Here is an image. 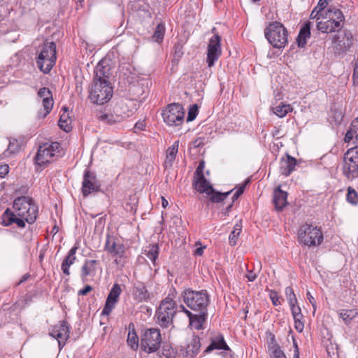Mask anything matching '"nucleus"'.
<instances>
[{"instance_id": "680f3d73", "label": "nucleus", "mask_w": 358, "mask_h": 358, "mask_svg": "<svg viewBox=\"0 0 358 358\" xmlns=\"http://www.w3.org/2000/svg\"><path fill=\"white\" fill-rule=\"evenodd\" d=\"M287 299L289 301V304L291 308L296 306V304L297 303V299L296 298V296L292 298H288Z\"/></svg>"}, {"instance_id": "39448f33", "label": "nucleus", "mask_w": 358, "mask_h": 358, "mask_svg": "<svg viewBox=\"0 0 358 358\" xmlns=\"http://www.w3.org/2000/svg\"><path fill=\"white\" fill-rule=\"evenodd\" d=\"M113 96V87L109 82L93 80L90 89V99L96 104L107 103Z\"/></svg>"}, {"instance_id": "a18cd8bd", "label": "nucleus", "mask_w": 358, "mask_h": 358, "mask_svg": "<svg viewBox=\"0 0 358 358\" xmlns=\"http://www.w3.org/2000/svg\"><path fill=\"white\" fill-rule=\"evenodd\" d=\"M197 113H198V106H197V105L194 104L189 108V110L188 111L187 121V122L193 121L196 118V117L197 115Z\"/></svg>"}, {"instance_id": "2f4dec72", "label": "nucleus", "mask_w": 358, "mask_h": 358, "mask_svg": "<svg viewBox=\"0 0 358 358\" xmlns=\"http://www.w3.org/2000/svg\"><path fill=\"white\" fill-rule=\"evenodd\" d=\"M215 349L229 350V347L226 344L222 336H217L212 340L211 343L206 348L205 352H210Z\"/></svg>"}, {"instance_id": "f03ea898", "label": "nucleus", "mask_w": 358, "mask_h": 358, "mask_svg": "<svg viewBox=\"0 0 358 358\" xmlns=\"http://www.w3.org/2000/svg\"><path fill=\"white\" fill-rule=\"evenodd\" d=\"M264 35L269 43L275 48H283L288 43L287 30L280 22L269 23L264 29Z\"/></svg>"}, {"instance_id": "72a5a7b5", "label": "nucleus", "mask_w": 358, "mask_h": 358, "mask_svg": "<svg viewBox=\"0 0 358 358\" xmlns=\"http://www.w3.org/2000/svg\"><path fill=\"white\" fill-rule=\"evenodd\" d=\"M272 110L278 117L282 118L292 110V107L290 104L280 103L278 106L273 107Z\"/></svg>"}, {"instance_id": "f8f14e48", "label": "nucleus", "mask_w": 358, "mask_h": 358, "mask_svg": "<svg viewBox=\"0 0 358 358\" xmlns=\"http://www.w3.org/2000/svg\"><path fill=\"white\" fill-rule=\"evenodd\" d=\"M59 144L53 142L50 144L45 143L41 145L35 157L36 163L39 166H44L51 162L52 158L59 152Z\"/></svg>"}, {"instance_id": "473e14b6", "label": "nucleus", "mask_w": 358, "mask_h": 358, "mask_svg": "<svg viewBox=\"0 0 358 358\" xmlns=\"http://www.w3.org/2000/svg\"><path fill=\"white\" fill-rule=\"evenodd\" d=\"M96 260H86L81 268V278L83 280H85L86 278L95 271Z\"/></svg>"}, {"instance_id": "5fc2aeb1", "label": "nucleus", "mask_w": 358, "mask_h": 358, "mask_svg": "<svg viewBox=\"0 0 358 358\" xmlns=\"http://www.w3.org/2000/svg\"><path fill=\"white\" fill-rule=\"evenodd\" d=\"M245 277L250 282H253L257 278V273L253 272L252 271H248Z\"/></svg>"}, {"instance_id": "6ab92c4d", "label": "nucleus", "mask_w": 358, "mask_h": 358, "mask_svg": "<svg viewBox=\"0 0 358 358\" xmlns=\"http://www.w3.org/2000/svg\"><path fill=\"white\" fill-rule=\"evenodd\" d=\"M104 250L113 257L122 258L125 255V247L123 244L117 243L109 237L106 239Z\"/></svg>"}, {"instance_id": "e2e57ef3", "label": "nucleus", "mask_w": 358, "mask_h": 358, "mask_svg": "<svg viewBox=\"0 0 358 358\" xmlns=\"http://www.w3.org/2000/svg\"><path fill=\"white\" fill-rule=\"evenodd\" d=\"M353 80L354 83H355L356 81H358V66H354Z\"/></svg>"}, {"instance_id": "79ce46f5", "label": "nucleus", "mask_w": 358, "mask_h": 358, "mask_svg": "<svg viewBox=\"0 0 358 358\" xmlns=\"http://www.w3.org/2000/svg\"><path fill=\"white\" fill-rule=\"evenodd\" d=\"M270 350L271 358H287L284 352L280 349V346L277 344L273 345L270 348Z\"/></svg>"}, {"instance_id": "052dcab7", "label": "nucleus", "mask_w": 358, "mask_h": 358, "mask_svg": "<svg viewBox=\"0 0 358 358\" xmlns=\"http://www.w3.org/2000/svg\"><path fill=\"white\" fill-rule=\"evenodd\" d=\"M245 185H246V183L242 185L241 187H239L238 188V189L234 193V194H236V197H239L243 194V192L245 189Z\"/></svg>"}, {"instance_id": "37998d69", "label": "nucleus", "mask_w": 358, "mask_h": 358, "mask_svg": "<svg viewBox=\"0 0 358 358\" xmlns=\"http://www.w3.org/2000/svg\"><path fill=\"white\" fill-rule=\"evenodd\" d=\"M165 32V26L164 24H159L155 29V31L153 34V38L155 41H162Z\"/></svg>"}, {"instance_id": "a19ab883", "label": "nucleus", "mask_w": 358, "mask_h": 358, "mask_svg": "<svg viewBox=\"0 0 358 358\" xmlns=\"http://www.w3.org/2000/svg\"><path fill=\"white\" fill-rule=\"evenodd\" d=\"M231 193V191H229L225 193H221L218 192H215L213 189V192L210 194V201L213 203H220L221 201H223Z\"/></svg>"}, {"instance_id": "338daca9", "label": "nucleus", "mask_w": 358, "mask_h": 358, "mask_svg": "<svg viewBox=\"0 0 358 358\" xmlns=\"http://www.w3.org/2000/svg\"><path fill=\"white\" fill-rule=\"evenodd\" d=\"M29 277V275H27V274L24 275L22 277V278L20 279V282H19V284H21V283H22V282H25V281L27 280V278H28Z\"/></svg>"}, {"instance_id": "bb28decb", "label": "nucleus", "mask_w": 358, "mask_h": 358, "mask_svg": "<svg viewBox=\"0 0 358 358\" xmlns=\"http://www.w3.org/2000/svg\"><path fill=\"white\" fill-rule=\"evenodd\" d=\"M317 29L322 33H332L340 31L343 27H335L332 22L320 20L316 24Z\"/></svg>"}, {"instance_id": "a211bd4d", "label": "nucleus", "mask_w": 358, "mask_h": 358, "mask_svg": "<svg viewBox=\"0 0 358 358\" xmlns=\"http://www.w3.org/2000/svg\"><path fill=\"white\" fill-rule=\"evenodd\" d=\"M110 75V67L108 61L106 59L101 60L95 68L94 80L99 81L105 80L106 82H109L108 78Z\"/></svg>"}, {"instance_id": "2eb2a0df", "label": "nucleus", "mask_w": 358, "mask_h": 358, "mask_svg": "<svg viewBox=\"0 0 358 358\" xmlns=\"http://www.w3.org/2000/svg\"><path fill=\"white\" fill-rule=\"evenodd\" d=\"M131 295L133 299L137 303L147 301L151 296L145 285L141 281H136L134 283Z\"/></svg>"}, {"instance_id": "6e6552de", "label": "nucleus", "mask_w": 358, "mask_h": 358, "mask_svg": "<svg viewBox=\"0 0 358 358\" xmlns=\"http://www.w3.org/2000/svg\"><path fill=\"white\" fill-rule=\"evenodd\" d=\"M162 115L164 122L171 127H178L182 124L185 117V111L180 103H171L166 109L163 110Z\"/></svg>"}, {"instance_id": "b1692460", "label": "nucleus", "mask_w": 358, "mask_h": 358, "mask_svg": "<svg viewBox=\"0 0 358 358\" xmlns=\"http://www.w3.org/2000/svg\"><path fill=\"white\" fill-rule=\"evenodd\" d=\"M287 193L281 190L280 187L274 190L273 202L277 210H282L286 206L287 204Z\"/></svg>"}, {"instance_id": "f704fd0d", "label": "nucleus", "mask_w": 358, "mask_h": 358, "mask_svg": "<svg viewBox=\"0 0 358 358\" xmlns=\"http://www.w3.org/2000/svg\"><path fill=\"white\" fill-rule=\"evenodd\" d=\"M358 311L355 309H345L341 310L339 313V317L343 321L348 324L350 322L357 316Z\"/></svg>"}, {"instance_id": "49530a36", "label": "nucleus", "mask_w": 358, "mask_h": 358, "mask_svg": "<svg viewBox=\"0 0 358 358\" xmlns=\"http://www.w3.org/2000/svg\"><path fill=\"white\" fill-rule=\"evenodd\" d=\"M269 297H270L273 304L275 306H277L280 304V302L279 301V296L276 292H275L273 290H270L269 291Z\"/></svg>"}, {"instance_id": "58836bf2", "label": "nucleus", "mask_w": 358, "mask_h": 358, "mask_svg": "<svg viewBox=\"0 0 358 358\" xmlns=\"http://www.w3.org/2000/svg\"><path fill=\"white\" fill-rule=\"evenodd\" d=\"M20 150V145L17 140L10 141L8 148L3 152L6 157H9L17 153Z\"/></svg>"}, {"instance_id": "c9c22d12", "label": "nucleus", "mask_w": 358, "mask_h": 358, "mask_svg": "<svg viewBox=\"0 0 358 358\" xmlns=\"http://www.w3.org/2000/svg\"><path fill=\"white\" fill-rule=\"evenodd\" d=\"M64 110V113L61 115L59 120V126L64 131L68 132L71 130V120L69 118V114L66 113L68 109L66 107H63Z\"/></svg>"}, {"instance_id": "1a4fd4ad", "label": "nucleus", "mask_w": 358, "mask_h": 358, "mask_svg": "<svg viewBox=\"0 0 358 358\" xmlns=\"http://www.w3.org/2000/svg\"><path fill=\"white\" fill-rule=\"evenodd\" d=\"M162 336L159 329H148L141 336V348L147 353L156 352L160 347Z\"/></svg>"}, {"instance_id": "dca6fc26", "label": "nucleus", "mask_w": 358, "mask_h": 358, "mask_svg": "<svg viewBox=\"0 0 358 358\" xmlns=\"http://www.w3.org/2000/svg\"><path fill=\"white\" fill-rule=\"evenodd\" d=\"M99 189L96 176L90 171L86 170L83 176L82 192L84 196H88Z\"/></svg>"}, {"instance_id": "ea45409f", "label": "nucleus", "mask_w": 358, "mask_h": 358, "mask_svg": "<svg viewBox=\"0 0 358 358\" xmlns=\"http://www.w3.org/2000/svg\"><path fill=\"white\" fill-rule=\"evenodd\" d=\"M145 255L155 263L159 254V248L157 245H150L148 250H145Z\"/></svg>"}, {"instance_id": "cd10ccee", "label": "nucleus", "mask_w": 358, "mask_h": 358, "mask_svg": "<svg viewBox=\"0 0 358 358\" xmlns=\"http://www.w3.org/2000/svg\"><path fill=\"white\" fill-rule=\"evenodd\" d=\"M200 347L201 343L199 338L193 336L187 343L185 351L186 356L194 357L199 352Z\"/></svg>"}, {"instance_id": "4be33fe9", "label": "nucleus", "mask_w": 358, "mask_h": 358, "mask_svg": "<svg viewBox=\"0 0 358 358\" xmlns=\"http://www.w3.org/2000/svg\"><path fill=\"white\" fill-rule=\"evenodd\" d=\"M194 186L200 193H205L207 195H210L213 192V186L205 178L204 176H194Z\"/></svg>"}, {"instance_id": "0eeeda50", "label": "nucleus", "mask_w": 358, "mask_h": 358, "mask_svg": "<svg viewBox=\"0 0 358 358\" xmlns=\"http://www.w3.org/2000/svg\"><path fill=\"white\" fill-rule=\"evenodd\" d=\"M298 238L301 243L308 246H315L322 243L323 234L317 227L306 223L300 227Z\"/></svg>"}, {"instance_id": "423d86ee", "label": "nucleus", "mask_w": 358, "mask_h": 358, "mask_svg": "<svg viewBox=\"0 0 358 358\" xmlns=\"http://www.w3.org/2000/svg\"><path fill=\"white\" fill-rule=\"evenodd\" d=\"M176 313V304L169 294L160 303L156 315L158 324L163 328L173 323V317Z\"/></svg>"}, {"instance_id": "09e8293b", "label": "nucleus", "mask_w": 358, "mask_h": 358, "mask_svg": "<svg viewBox=\"0 0 358 358\" xmlns=\"http://www.w3.org/2000/svg\"><path fill=\"white\" fill-rule=\"evenodd\" d=\"M292 314L293 315L294 319L295 318H303V315L301 314V308L299 306H294L291 308Z\"/></svg>"}, {"instance_id": "774afa93", "label": "nucleus", "mask_w": 358, "mask_h": 358, "mask_svg": "<svg viewBox=\"0 0 358 358\" xmlns=\"http://www.w3.org/2000/svg\"><path fill=\"white\" fill-rule=\"evenodd\" d=\"M196 254L198 255H201L203 252V248H199L195 251Z\"/></svg>"}, {"instance_id": "f3484780", "label": "nucleus", "mask_w": 358, "mask_h": 358, "mask_svg": "<svg viewBox=\"0 0 358 358\" xmlns=\"http://www.w3.org/2000/svg\"><path fill=\"white\" fill-rule=\"evenodd\" d=\"M320 19L332 22L335 27H343L345 17L341 10L331 6L323 12L322 17Z\"/></svg>"}, {"instance_id": "ddd939ff", "label": "nucleus", "mask_w": 358, "mask_h": 358, "mask_svg": "<svg viewBox=\"0 0 358 358\" xmlns=\"http://www.w3.org/2000/svg\"><path fill=\"white\" fill-rule=\"evenodd\" d=\"M69 334L70 327L64 320L59 321L58 324L53 326L50 332V335L57 340L60 348L65 345Z\"/></svg>"}, {"instance_id": "a878e982", "label": "nucleus", "mask_w": 358, "mask_h": 358, "mask_svg": "<svg viewBox=\"0 0 358 358\" xmlns=\"http://www.w3.org/2000/svg\"><path fill=\"white\" fill-rule=\"evenodd\" d=\"M311 25L312 23L308 21L301 28L297 38L298 45L299 47H303L306 44L307 38H310Z\"/></svg>"}, {"instance_id": "13d9d810", "label": "nucleus", "mask_w": 358, "mask_h": 358, "mask_svg": "<svg viewBox=\"0 0 358 358\" xmlns=\"http://www.w3.org/2000/svg\"><path fill=\"white\" fill-rule=\"evenodd\" d=\"M307 299L309 301V302L312 304L313 307L314 308V310H315L316 301L314 297L311 295V294L309 292H307Z\"/></svg>"}, {"instance_id": "7ed1b4c3", "label": "nucleus", "mask_w": 358, "mask_h": 358, "mask_svg": "<svg viewBox=\"0 0 358 358\" xmlns=\"http://www.w3.org/2000/svg\"><path fill=\"white\" fill-rule=\"evenodd\" d=\"M183 302L196 313L207 314L209 297L206 291L185 290L182 294Z\"/></svg>"}, {"instance_id": "9d476101", "label": "nucleus", "mask_w": 358, "mask_h": 358, "mask_svg": "<svg viewBox=\"0 0 358 358\" xmlns=\"http://www.w3.org/2000/svg\"><path fill=\"white\" fill-rule=\"evenodd\" d=\"M213 36L209 39L207 53L206 63L208 66L211 68L222 55L221 36L216 32L214 27L212 29Z\"/></svg>"}, {"instance_id": "5701e85b", "label": "nucleus", "mask_w": 358, "mask_h": 358, "mask_svg": "<svg viewBox=\"0 0 358 358\" xmlns=\"http://www.w3.org/2000/svg\"><path fill=\"white\" fill-rule=\"evenodd\" d=\"M296 165V159L287 155L285 157L281 159L280 171L282 175L288 176L294 170Z\"/></svg>"}, {"instance_id": "f257e3e1", "label": "nucleus", "mask_w": 358, "mask_h": 358, "mask_svg": "<svg viewBox=\"0 0 358 358\" xmlns=\"http://www.w3.org/2000/svg\"><path fill=\"white\" fill-rule=\"evenodd\" d=\"M38 217V207L34 200L29 196H21L16 198L13 204V210L7 208L1 216V223L8 227L16 224L20 228H24L27 222L33 224Z\"/></svg>"}, {"instance_id": "c03bdc74", "label": "nucleus", "mask_w": 358, "mask_h": 358, "mask_svg": "<svg viewBox=\"0 0 358 358\" xmlns=\"http://www.w3.org/2000/svg\"><path fill=\"white\" fill-rule=\"evenodd\" d=\"M347 201L352 204H356L358 202V194L352 187H350L348 189Z\"/></svg>"}, {"instance_id": "e433bc0d", "label": "nucleus", "mask_w": 358, "mask_h": 358, "mask_svg": "<svg viewBox=\"0 0 358 358\" xmlns=\"http://www.w3.org/2000/svg\"><path fill=\"white\" fill-rule=\"evenodd\" d=\"M127 343L133 349H136L138 346V338L134 331V326L133 324H130L129 326Z\"/></svg>"}, {"instance_id": "20e7f679", "label": "nucleus", "mask_w": 358, "mask_h": 358, "mask_svg": "<svg viewBox=\"0 0 358 358\" xmlns=\"http://www.w3.org/2000/svg\"><path fill=\"white\" fill-rule=\"evenodd\" d=\"M56 45L54 42H45L38 50L36 58L37 67L44 73H48L55 64Z\"/></svg>"}, {"instance_id": "c85d7f7f", "label": "nucleus", "mask_w": 358, "mask_h": 358, "mask_svg": "<svg viewBox=\"0 0 358 358\" xmlns=\"http://www.w3.org/2000/svg\"><path fill=\"white\" fill-rule=\"evenodd\" d=\"M97 117L100 121L108 124H113L115 123L120 122L123 120V117L122 115L112 113H100L97 115Z\"/></svg>"}, {"instance_id": "8fccbe9b", "label": "nucleus", "mask_w": 358, "mask_h": 358, "mask_svg": "<svg viewBox=\"0 0 358 358\" xmlns=\"http://www.w3.org/2000/svg\"><path fill=\"white\" fill-rule=\"evenodd\" d=\"M329 0H319L317 6H315L316 9H318L319 11L325 12L324 8L327 6Z\"/></svg>"}, {"instance_id": "9b49d317", "label": "nucleus", "mask_w": 358, "mask_h": 358, "mask_svg": "<svg viewBox=\"0 0 358 358\" xmlns=\"http://www.w3.org/2000/svg\"><path fill=\"white\" fill-rule=\"evenodd\" d=\"M343 173L348 179L358 177V147L349 149L345 155Z\"/></svg>"}, {"instance_id": "3c124183", "label": "nucleus", "mask_w": 358, "mask_h": 358, "mask_svg": "<svg viewBox=\"0 0 358 358\" xmlns=\"http://www.w3.org/2000/svg\"><path fill=\"white\" fill-rule=\"evenodd\" d=\"M294 320V327L299 331L301 332L303 329L304 324L301 321L302 318H295Z\"/></svg>"}, {"instance_id": "aec40b11", "label": "nucleus", "mask_w": 358, "mask_h": 358, "mask_svg": "<svg viewBox=\"0 0 358 358\" xmlns=\"http://www.w3.org/2000/svg\"><path fill=\"white\" fill-rule=\"evenodd\" d=\"M38 95L43 100V106L44 108L45 117L50 113L52 109L54 101L51 91L47 87L41 88L38 92Z\"/></svg>"}, {"instance_id": "603ef678", "label": "nucleus", "mask_w": 358, "mask_h": 358, "mask_svg": "<svg viewBox=\"0 0 358 358\" xmlns=\"http://www.w3.org/2000/svg\"><path fill=\"white\" fill-rule=\"evenodd\" d=\"M9 172V166L8 164L0 166V177L4 178Z\"/></svg>"}, {"instance_id": "7c9ffc66", "label": "nucleus", "mask_w": 358, "mask_h": 358, "mask_svg": "<svg viewBox=\"0 0 358 358\" xmlns=\"http://www.w3.org/2000/svg\"><path fill=\"white\" fill-rule=\"evenodd\" d=\"M179 141H175L173 144L169 147L166 150V156L165 160L166 167L171 166L173 161L176 159V155L178 151Z\"/></svg>"}, {"instance_id": "864d4df0", "label": "nucleus", "mask_w": 358, "mask_h": 358, "mask_svg": "<svg viewBox=\"0 0 358 358\" xmlns=\"http://www.w3.org/2000/svg\"><path fill=\"white\" fill-rule=\"evenodd\" d=\"M204 162H201L199 164L194 173V176H204L203 175Z\"/></svg>"}, {"instance_id": "69168bd1", "label": "nucleus", "mask_w": 358, "mask_h": 358, "mask_svg": "<svg viewBox=\"0 0 358 358\" xmlns=\"http://www.w3.org/2000/svg\"><path fill=\"white\" fill-rule=\"evenodd\" d=\"M162 205L163 208H166L167 206L169 205L168 201L166 200L164 197L162 196Z\"/></svg>"}, {"instance_id": "de8ad7c7", "label": "nucleus", "mask_w": 358, "mask_h": 358, "mask_svg": "<svg viewBox=\"0 0 358 358\" xmlns=\"http://www.w3.org/2000/svg\"><path fill=\"white\" fill-rule=\"evenodd\" d=\"M322 14H323V12L319 11V10L316 9V8L315 7L310 15V18L315 19L317 24L318 21L320 20V19H319V18L322 17Z\"/></svg>"}, {"instance_id": "393cba45", "label": "nucleus", "mask_w": 358, "mask_h": 358, "mask_svg": "<svg viewBox=\"0 0 358 358\" xmlns=\"http://www.w3.org/2000/svg\"><path fill=\"white\" fill-rule=\"evenodd\" d=\"M78 249L77 245H74L69 252L66 257L64 258L61 268L64 274L66 275H70L69 268L75 262L76 259V253Z\"/></svg>"}, {"instance_id": "c756f323", "label": "nucleus", "mask_w": 358, "mask_h": 358, "mask_svg": "<svg viewBox=\"0 0 358 358\" xmlns=\"http://www.w3.org/2000/svg\"><path fill=\"white\" fill-rule=\"evenodd\" d=\"M355 138V143L358 144V117L351 123L349 130L345 136V141L348 143Z\"/></svg>"}, {"instance_id": "bf43d9fd", "label": "nucleus", "mask_w": 358, "mask_h": 358, "mask_svg": "<svg viewBox=\"0 0 358 358\" xmlns=\"http://www.w3.org/2000/svg\"><path fill=\"white\" fill-rule=\"evenodd\" d=\"M245 185H246V183L242 185L241 187H239L238 188V189L234 193V194H236V197H239L243 194V192L245 189Z\"/></svg>"}, {"instance_id": "4c0bfd02", "label": "nucleus", "mask_w": 358, "mask_h": 358, "mask_svg": "<svg viewBox=\"0 0 358 358\" xmlns=\"http://www.w3.org/2000/svg\"><path fill=\"white\" fill-rule=\"evenodd\" d=\"M242 229L241 220H239L234 227L233 231L229 236V242L231 245H235L237 243L238 236H239Z\"/></svg>"}, {"instance_id": "4468645a", "label": "nucleus", "mask_w": 358, "mask_h": 358, "mask_svg": "<svg viewBox=\"0 0 358 358\" xmlns=\"http://www.w3.org/2000/svg\"><path fill=\"white\" fill-rule=\"evenodd\" d=\"M121 292L120 285L117 283L114 284L107 296L105 306L101 312L102 315H108L112 312L118 301Z\"/></svg>"}, {"instance_id": "4d7b16f0", "label": "nucleus", "mask_w": 358, "mask_h": 358, "mask_svg": "<svg viewBox=\"0 0 358 358\" xmlns=\"http://www.w3.org/2000/svg\"><path fill=\"white\" fill-rule=\"evenodd\" d=\"M285 295L287 299L295 296L293 289L290 287H287L285 289Z\"/></svg>"}, {"instance_id": "412c9836", "label": "nucleus", "mask_w": 358, "mask_h": 358, "mask_svg": "<svg viewBox=\"0 0 358 358\" xmlns=\"http://www.w3.org/2000/svg\"><path fill=\"white\" fill-rule=\"evenodd\" d=\"M182 310L187 314L189 320L190 326L195 329H202L203 324L206 320V314L198 313L197 314H192L189 310L186 309L184 306L181 305Z\"/></svg>"}, {"instance_id": "6e6d98bb", "label": "nucleus", "mask_w": 358, "mask_h": 358, "mask_svg": "<svg viewBox=\"0 0 358 358\" xmlns=\"http://www.w3.org/2000/svg\"><path fill=\"white\" fill-rule=\"evenodd\" d=\"M92 287L90 285L85 286L83 289L79 290L78 294L79 295H86L90 291H92Z\"/></svg>"}, {"instance_id": "0e129e2a", "label": "nucleus", "mask_w": 358, "mask_h": 358, "mask_svg": "<svg viewBox=\"0 0 358 358\" xmlns=\"http://www.w3.org/2000/svg\"><path fill=\"white\" fill-rule=\"evenodd\" d=\"M144 127H145L144 122H138L135 124V129H137L138 130H143Z\"/></svg>"}]
</instances>
